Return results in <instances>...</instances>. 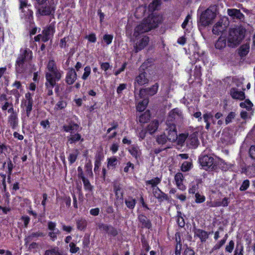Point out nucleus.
<instances>
[{
  "mask_svg": "<svg viewBox=\"0 0 255 255\" xmlns=\"http://www.w3.org/2000/svg\"><path fill=\"white\" fill-rule=\"evenodd\" d=\"M125 204L128 208L133 209L135 207L136 200L131 197H128L125 200Z\"/></svg>",
  "mask_w": 255,
  "mask_h": 255,
  "instance_id": "f704fd0d",
  "label": "nucleus"
},
{
  "mask_svg": "<svg viewBox=\"0 0 255 255\" xmlns=\"http://www.w3.org/2000/svg\"><path fill=\"white\" fill-rule=\"evenodd\" d=\"M199 160L201 165L205 170L214 168V158L212 156L208 155H202L199 157Z\"/></svg>",
  "mask_w": 255,
  "mask_h": 255,
  "instance_id": "1a4fd4ad",
  "label": "nucleus"
},
{
  "mask_svg": "<svg viewBox=\"0 0 255 255\" xmlns=\"http://www.w3.org/2000/svg\"><path fill=\"white\" fill-rule=\"evenodd\" d=\"M234 247V242L233 241H231L229 242V244L228 245H227L226 247V248H225L226 251H227L229 253H231L233 250Z\"/></svg>",
  "mask_w": 255,
  "mask_h": 255,
  "instance_id": "0e129e2a",
  "label": "nucleus"
},
{
  "mask_svg": "<svg viewBox=\"0 0 255 255\" xmlns=\"http://www.w3.org/2000/svg\"><path fill=\"white\" fill-rule=\"evenodd\" d=\"M7 166H8V179H10V175L12 173V170L13 168V164L12 163V161L9 159L7 161Z\"/></svg>",
  "mask_w": 255,
  "mask_h": 255,
  "instance_id": "680f3d73",
  "label": "nucleus"
},
{
  "mask_svg": "<svg viewBox=\"0 0 255 255\" xmlns=\"http://www.w3.org/2000/svg\"><path fill=\"white\" fill-rule=\"evenodd\" d=\"M235 116L236 114L234 112H230L226 118V125H228V124L232 122V120L235 118Z\"/></svg>",
  "mask_w": 255,
  "mask_h": 255,
  "instance_id": "5fc2aeb1",
  "label": "nucleus"
},
{
  "mask_svg": "<svg viewBox=\"0 0 255 255\" xmlns=\"http://www.w3.org/2000/svg\"><path fill=\"white\" fill-rule=\"evenodd\" d=\"M228 45L227 43V38L225 36H221L215 43V46L216 48L222 50Z\"/></svg>",
  "mask_w": 255,
  "mask_h": 255,
  "instance_id": "b1692460",
  "label": "nucleus"
},
{
  "mask_svg": "<svg viewBox=\"0 0 255 255\" xmlns=\"http://www.w3.org/2000/svg\"><path fill=\"white\" fill-rule=\"evenodd\" d=\"M67 106L66 102L64 100H60L56 105L55 108L57 109H63Z\"/></svg>",
  "mask_w": 255,
  "mask_h": 255,
  "instance_id": "4d7b16f0",
  "label": "nucleus"
},
{
  "mask_svg": "<svg viewBox=\"0 0 255 255\" xmlns=\"http://www.w3.org/2000/svg\"><path fill=\"white\" fill-rule=\"evenodd\" d=\"M252 105V103L249 100H246L245 102H242L240 103V106L242 108H246L248 110L251 108Z\"/></svg>",
  "mask_w": 255,
  "mask_h": 255,
  "instance_id": "864d4df0",
  "label": "nucleus"
},
{
  "mask_svg": "<svg viewBox=\"0 0 255 255\" xmlns=\"http://www.w3.org/2000/svg\"><path fill=\"white\" fill-rule=\"evenodd\" d=\"M148 103V100L147 99H144L142 101H140L138 103L136 106V109L139 112L143 111Z\"/></svg>",
  "mask_w": 255,
  "mask_h": 255,
  "instance_id": "72a5a7b5",
  "label": "nucleus"
},
{
  "mask_svg": "<svg viewBox=\"0 0 255 255\" xmlns=\"http://www.w3.org/2000/svg\"><path fill=\"white\" fill-rule=\"evenodd\" d=\"M150 117L149 113L145 112L139 117V121L142 123H146L149 120Z\"/></svg>",
  "mask_w": 255,
  "mask_h": 255,
  "instance_id": "a18cd8bd",
  "label": "nucleus"
},
{
  "mask_svg": "<svg viewBox=\"0 0 255 255\" xmlns=\"http://www.w3.org/2000/svg\"><path fill=\"white\" fill-rule=\"evenodd\" d=\"M249 154L251 157L255 159V145H252L250 148Z\"/></svg>",
  "mask_w": 255,
  "mask_h": 255,
  "instance_id": "774afa93",
  "label": "nucleus"
},
{
  "mask_svg": "<svg viewBox=\"0 0 255 255\" xmlns=\"http://www.w3.org/2000/svg\"><path fill=\"white\" fill-rule=\"evenodd\" d=\"M205 197L204 196L198 193L195 194V202L197 203H201L204 202Z\"/></svg>",
  "mask_w": 255,
  "mask_h": 255,
  "instance_id": "603ef678",
  "label": "nucleus"
},
{
  "mask_svg": "<svg viewBox=\"0 0 255 255\" xmlns=\"http://www.w3.org/2000/svg\"><path fill=\"white\" fill-rule=\"evenodd\" d=\"M33 102L22 101L21 106L26 112V117L30 116V113L32 109Z\"/></svg>",
  "mask_w": 255,
  "mask_h": 255,
  "instance_id": "cd10ccee",
  "label": "nucleus"
},
{
  "mask_svg": "<svg viewBox=\"0 0 255 255\" xmlns=\"http://www.w3.org/2000/svg\"><path fill=\"white\" fill-rule=\"evenodd\" d=\"M158 85L156 83L150 88L141 89L139 90L138 95L135 94V99L136 101H139L140 99L144 98L145 95L153 96L155 95L158 90Z\"/></svg>",
  "mask_w": 255,
  "mask_h": 255,
  "instance_id": "0eeeda50",
  "label": "nucleus"
},
{
  "mask_svg": "<svg viewBox=\"0 0 255 255\" xmlns=\"http://www.w3.org/2000/svg\"><path fill=\"white\" fill-rule=\"evenodd\" d=\"M166 137L168 140L174 142L177 139V133L175 124L166 125Z\"/></svg>",
  "mask_w": 255,
  "mask_h": 255,
  "instance_id": "9b49d317",
  "label": "nucleus"
},
{
  "mask_svg": "<svg viewBox=\"0 0 255 255\" xmlns=\"http://www.w3.org/2000/svg\"><path fill=\"white\" fill-rule=\"evenodd\" d=\"M227 27V25L223 22V20L220 19L213 26L212 32L214 34L220 35L226 30Z\"/></svg>",
  "mask_w": 255,
  "mask_h": 255,
  "instance_id": "2eb2a0df",
  "label": "nucleus"
},
{
  "mask_svg": "<svg viewBox=\"0 0 255 255\" xmlns=\"http://www.w3.org/2000/svg\"><path fill=\"white\" fill-rule=\"evenodd\" d=\"M160 4V0H153V1L149 4L150 10L154 11Z\"/></svg>",
  "mask_w": 255,
  "mask_h": 255,
  "instance_id": "c03bdc74",
  "label": "nucleus"
},
{
  "mask_svg": "<svg viewBox=\"0 0 255 255\" xmlns=\"http://www.w3.org/2000/svg\"><path fill=\"white\" fill-rule=\"evenodd\" d=\"M215 10L214 7H210L202 12L199 19V22L202 26H206L212 23L216 16Z\"/></svg>",
  "mask_w": 255,
  "mask_h": 255,
  "instance_id": "20e7f679",
  "label": "nucleus"
},
{
  "mask_svg": "<svg viewBox=\"0 0 255 255\" xmlns=\"http://www.w3.org/2000/svg\"><path fill=\"white\" fill-rule=\"evenodd\" d=\"M113 39V36L111 34H105L103 36V40L107 45H109L112 43Z\"/></svg>",
  "mask_w": 255,
  "mask_h": 255,
  "instance_id": "13d9d810",
  "label": "nucleus"
},
{
  "mask_svg": "<svg viewBox=\"0 0 255 255\" xmlns=\"http://www.w3.org/2000/svg\"><path fill=\"white\" fill-rule=\"evenodd\" d=\"M44 255H62L59 252L58 248H54L50 250H47L45 252Z\"/></svg>",
  "mask_w": 255,
  "mask_h": 255,
  "instance_id": "ea45409f",
  "label": "nucleus"
},
{
  "mask_svg": "<svg viewBox=\"0 0 255 255\" xmlns=\"http://www.w3.org/2000/svg\"><path fill=\"white\" fill-rule=\"evenodd\" d=\"M149 82V78L148 74L145 71L140 72L139 74L135 78L134 82L135 91L137 89L138 86L147 84Z\"/></svg>",
  "mask_w": 255,
  "mask_h": 255,
  "instance_id": "9d476101",
  "label": "nucleus"
},
{
  "mask_svg": "<svg viewBox=\"0 0 255 255\" xmlns=\"http://www.w3.org/2000/svg\"><path fill=\"white\" fill-rule=\"evenodd\" d=\"M188 138V135L182 133L180 134L178 136H177V142L179 145H182L183 143L187 140Z\"/></svg>",
  "mask_w": 255,
  "mask_h": 255,
  "instance_id": "49530a36",
  "label": "nucleus"
},
{
  "mask_svg": "<svg viewBox=\"0 0 255 255\" xmlns=\"http://www.w3.org/2000/svg\"><path fill=\"white\" fill-rule=\"evenodd\" d=\"M225 243V240H221L218 242L213 248L212 250L215 251L220 249Z\"/></svg>",
  "mask_w": 255,
  "mask_h": 255,
  "instance_id": "052dcab7",
  "label": "nucleus"
},
{
  "mask_svg": "<svg viewBox=\"0 0 255 255\" xmlns=\"http://www.w3.org/2000/svg\"><path fill=\"white\" fill-rule=\"evenodd\" d=\"M63 73V71L59 69L54 71L47 72L45 76L47 82L52 84H56V82L61 79Z\"/></svg>",
  "mask_w": 255,
  "mask_h": 255,
  "instance_id": "6e6552de",
  "label": "nucleus"
},
{
  "mask_svg": "<svg viewBox=\"0 0 255 255\" xmlns=\"http://www.w3.org/2000/svg\"><path fill=\"white\" fill-rule=\"evenodd\" d=\"M156 141L159 144H164L168 140L165 133L158 135L156 137Z\"/></svg>",
  "mask_w": 255,
  "mask_h": 255,
  "instance_id": "e433bc0d",
  "label": "nucleus"
},
{
  "mask_svg": "<svg viewBox=\"0 0 255 255\" xmlns=\"http://www.w3.org/2000/svg\"><path fill=\"white\" fill-rule=\"evenodd\" d=\"M192 164L188 161L184 162L181 166V170L182 171L186 172L188 171L191 168Z\"/></svg>",
  "mask_w": 255,
  "mask_h": 255,
  "instance_id": "09e8293b",
  "label": "nucleus"
},
{
  "mask_svg": "<svg viewBox=\"0 0 255 255\" xmlns=\"http://www.w3.org/2000/svg\"><path fill=\"white\" fill-rule=\"evenodd\" d=\"M228 14L231 16L238 19H241L243 16V14L241 12L240 10L237 9H228Z\"/></svg>",
  "mask_w": 255,
  "mask_h": 255,
  "instance_id": "c756f323",
  "label": "nucleus"
},
{
  "mask_svg": "<svg viewBox=\"0 0 255 255\" xmlns=\"http://www.w3.org/2000/svg\"><path fill=\"white\" fill-rule=\"evenodd\" d=\"M162 17L160 15H155L153 14L143 20L142 22L138 25L134 29L133 35L137 37L140 34L151 30L157 27L161 22Z\"/></svg>",
  "mask_w": 255,
  "mask_h": 255,
  "instance_id": "f257e3e1",
  "label": "nucleus"
},
{
  "mask_svg": "<svg viewBox=\"0 0 255 255\" xmlns=\"http://www.w3.org/2000/svg\"><path fill=\"white\" fill-rule=\"evenodd\" d=\"M81 136L79 133H75L74 134H71L69 136L67 137L68 143L73 144L76 142L81 140Z\"/></svg>",
  "mask_w": 255,
  "mask_h": 255,
  "instance_id": "473e14b6",
  "label": "nucleus"
},
{
  "mask_svg": "<svg viewBox=\"0 0 255 255\" xmlns=\"http://www.w3.org/2000/svg\"><path fill=\"white\" fill-rule=\"evenodd\" d=\"M70 251L72 253H76L80 250L79 248L77 247L75 243L72 242L69 244Z\"/></svg>",
  "mask_w": 255,
  "mask_h": 255,
  "instance_id": "bf43d9fd",
  "label": "nucleus"
},
{
  "mask_svg": "<svg viewBox=\"0 0 255 255\" xmlns=\"http://www.w3.org/2000/svg\"><path fill=\"white\" fill-rule=\"evenodd\" d=\"M152 193L153 196L160 202L164 200H169V197L167 195L162 192L158 187L153 188Z\"/></svg>",
  "mask_w": 255,
  "mask_h": 255,
  "instance_id": "f3484780",
  "label": "nucleus"
},
{
  "mask_svg": "<svg viewBox=\"0 0 255 255\" xmlns=\"http://www.w3.org/2000/svg\"><path fill=\"white\" fill-rule=\"evenodd\" d=\"M8 123L12 128H15L18 123L17 114H10L8 118Z\"/></svg>",
  "mask_w": 255,
  "mask_h": 255,
  "instance_id": "393cba45",
  "label": "nucleus"
},
{
  "mask_svg": "<svg viewBox=\"0 0 255 255\" xmlns=\"http://www.w3.org/2000/svg\"><path fill=\"white\" fill-rule=\"evenodd\" d=\"M69 40V37L68 36L64 37L62 38L59 43V46L61 48H65L68 46L67 43Z\"/></svg>",
  "mask_w": 255,
  "mask_h": 255,
  "instance_id": "de8ad7c7",
  "label": "nucleus"
},
{
  "mask_svg": "<svg viewBox=\"0 0 255 255\" xmlns=\"http://www.w3.org/2000/svg\"><path fill=\"white\" fill-rule=\"evenodd\" d=\"M114 190L115 191L116 196L118 198H123V193L121 191V187L119 184L115 183L114 184Z\"/></svg>",
  "mask_w": 255,
  "mask_h": 255,
  "instance_id": "c9c22d12",
  "label": "nucleus"
},
{
  "mask_svg": "<svg viewBox=\"0 0 255 255\" xmlns=\"http://www.w3.org/2000/svg\"><path fill=\"white\" fill-rule=\"evenodd\" d=\"M79 126L74 123H70L68 125H64L63 126V130L66 132H70L72 133L73 131L77 130Z\"/></svg>",
  "mask_w": 255,
  "mask_h": 255,
  "instance_id": "c85d7f7f",
  "label": "nucleus"
},
{
  "mask_svg": "<svg viewBox=\"0 0 255 255\" xmlns=\"http://www.w3.org/2000/svg\"><path fill=\"white\" fill-rule=\"evenodd\" d=\"M78 150L76 149L75 150L74 153H72L69 154L68 159L71 164H73L76 160L78 155Z\"/></svg>",
  "mask_w": 255,
  "mask_h": 255,
  "instance_id": "a19ab883",
  "label": "nucleus"
},
{
  "mask_svg": "<svg viewBox=\"0 0 255 255\" xmlns=\"http://www.w3.org/2000/svg\"><path fill=\"white\" fill-rule=\"evenodd\" d=\"M87 225V221L83 218H80L76 220L77 228L79 230L82 231L86 229Z\"/></svg>",
  "mask_w": 255,
  "mask_h": 255,
  "instance_id": "7c9ffc66",
  "label": "nucleus"
},
{
  "mask_svg": "<svg viewBox=\"0 0 255 255\" xmlns=\"http://www.w3.org/2000/svg\"><path fill=\"white\" fill-rule=\"evenodd\" d=\"M32 51L29 49H21L15 64V69L17 73H22L26 70L29 61L32 58Z\"/></svg>",
  "mask_w": 255,
  "mask_h": 255,
  "instance_id": "7ed1b4c3",
  "label": "nucleus"
},
{
  "mask_svg": "<svg viewBox=\"0 0 255 255\" xmlns=\"http://www.w3.org/2000/svg\"><path fill=\"white\" fill-rule=\"evenodd\" d=\"M230 95L234 99L242 100L245 98L244 92L239 91L236 88H232L230 90Z\"/></svg>",
  "mask_w": 255,
  "mask_h": 255,
  "instance_id": "aec40b11",
  "label": "nucleus"
},
{
  "mask_svg": "<svg viewBox=\"0 0 255 255\" xmlns=\"http://www.w3.org/2000/svg\"><path fill=\"white\" fill-rule=\"evenodd\" d=\"M118 159L116 157L108 158V167L114 168L117 164Z\"/></svg>",
  "mask_w": 255,
  "mask_h": 255,
  "instance_id": "79ce46f5",
  "label": "nucleus"
},
{
  "mask_svg": "<svg viewBox=\"0 0 255 255\" xmlns=\"http://www.w3.org/2000/svg\"><path fill=\"white\" fill-rule=\"evenodd\" d=\"M138 226L141 228L150 229L152 224L150 221L143 214H140L138 215Z\"/></svg>",
  "mask_w": 255,
  "mask_h": 255,
  "instance_id": "dca6fc26",
  "label": "nucleus"
},
{
  "mask_svg": "<svg viewBox=\"0 0 255 255\" xmlns=\"http://www.w3.org/2000/svg\"><path fill=\"white\" fill-rule=\"evenodd\" d=\"M250 45L249 44H245L242 45L239 49V54L242 56H246L249 52Z\"/></svg>",
  "mask_w": 255,
  "mask_h": 255,
  "instance_id": "2f4dec72",
  "label": "nucleus"
},
{
  "mask_svg": "<svg viewBox=\"0 0 255 255\" xmlns=\"http://www.w3.org/2000/svg\"><path fill=\"white\" fill-rule=\"evenodd\" d=\"M159 126L158 121L154 120L151 122L148 125L146 129L147 131L150 133L152 134L154 133L157 129Z\"/></svg>",
  "mask_w": 255,
  "mask_h": 255,
  "instance_id": "bb28decb",
  "label": "nucleus"
},
{
  "mask_svg": "<svg viewBox=\"0 0 255 255\" xmlns=\"http://www.w3.org/2000/svg\"><path fill=\"white\" fill-rule=\"evenodd\" d=\"M107 233L110 235H112V236L115 237L118 235V232L116 229L111 226Z\"/></svg>",
  "mask_w": 255,
  "mask_h": 255,
  "instance_id": "69168bd1",
  "label": "nucleus"
},
{
  "mask_svg": "<svg viewBox=\"0 0 255 255\" xmlns=\"http://www.w3.org/2000/svg\"><path fill=\"white\" fill-rule=\"evenodd\" d=\"M91 73V68L90 66H88L85 67L84 68V73L82 75V78L84 80H86L87 78L89 77Z\"/></svg>",
  "mask_w": 255,
  "mask_h": 255,
  "instance_id": "8fccbe9b",
  "label": "nucleus"
},
{
  "mask_svg": "<svg viewBox=\"0 0 255 255\" xmlns=\"http://www.w3.org/2000/svg\"><path fill=\"white\" fill-rule=\"evenodd\" d=\"M149 42V38L148 36H143L140 37L136 41L135 46H134V50L135 52L143 49L145 47Z\"/></svg>",
  "mask_w": 255,
  "mask_h": 255,
  "instance_id": "ddd939ff",
  "label": "nucleus"
},
{
  "mask_svg": "<svg viewBox=\"0 0 255 255\" xmlns=\"http://www.w3.org/2000/svg\"><path fill=\"white\" fill-rule=\"evenodd\" d=\"M246 30L241 26L230 28L227 37L228 46L231 48L237 47L245 37Z\"/></svg>",
  "mask_w": 255,
  "mask_h": 255,
  "instance_id": "f03ea898",
  "label": "nucleus"
},
{
  "mask_svg": "<svg viewBox=\"0 0 255 255\" xmlns=\"http://www.w3.org/2000/svg\"><path fill=\"white\" fill-rule=\"evenodd\" d=\"M126 84H121L117 88V92L120 95L122 93V91L127 88Z\"/></svg>",
  "mask_w": 255,
  "mask_h": 255,
  "instance_id": "338daca9",
  "label": "nucleus"
},
{
  "mask_svg": "<svg viewBox=\"0 0 255 255\" xmlns=\"http://www.w3.org/2000/svg\"><path fill=\"white\" fill-rule=\"evenodd\" d=\"M203 120H204L205 123L209 122L210 120H213V123H215L213 119V115L212 114V113H211V112H207L203 114Z\"/></svg>",
  "mask_w": 255,
  "mask_h": 255,
  "instance_id": "37998d69",
  "label": "nucleus"
},
{
  "mask_svg": "<svg viewBox=\"0 0 255 255\" xmlns=\"http://www.w3.org/2000/svg\"><path fill=\"white\" fill-rule=\"evenodd\" d=\"M56 227L55 223L51 221L48 222V229L50 230L48 236L52 241H55L57 238V235L60 233L59 230L56 229Z\"/></svg>",
  "mask_w": 255,
  "mask_h": 255,
  "instance_id": "f8f14e48",
  "label": "nucleus"
},
{
  "mask_svg": "<svg viewBox=\"0 0 255 255\" xmlns=\"http://www.w3.org/2000/svg\"><path fill=\"white\" fill-rule=\"evenodd\" d=\"M37 10L41 15L53 14L55 10V4L53 0H50L44 4H38Z\"/></svg>",
  "mask_w": 255,
  "mask_h": 255,
  "instance_id": "423d86ee",
  "label": "nucleus"
},
{
  "mask_svg": "<svg viewBox=\"0 0 255 255\" xmlns=\"http://www.w3.org/2000/svg\"><path fill=\"white\" fill-rule=\"evenodd\" d=\"M161 182V179L158 177L154 178V179H152L150 180H147L146 181V185H151L152 187L153 188H156V185L160 183Z\"/></svg>",
  "mask_w": 255,
  "mask_h": 255,
  "instance_id": "4c0bfd02",
  "label": "nucleus"
},
{
  "mask_svg": "<svg viewBox=\"0 0 255 255\" xmlns=\"http://www.w3.org/2000/svg\"><path fill=\"white\" fill-rule=\"evenodd\" d=\"M184 116L182 112L178 108L172 110L169 113L166 122V125L170 124H180L183 122Z\"/></svg>",
  "mask_w": 255,
  "mask_h": 255,
  "instance_id": "39448f33",
  "label": "nucleus"
},
{
  "mask_svg": "<svg viewBox=\"0 0 255 255\" xmlns=\"http://www.w3.org/2000/svg\"><path fill=\"white\" fill-rule=\"evenodd\" d=\"M84 187L86 189L91 190L92 189V187L89 182V181L86 179L85 177H83V179H82Z\"/></svg>",
  "mask_w": 255,
  "mask_h": 255,
  "instance_id": "6e6d98bb",
  "label": "nucleus"
},
{
  "mask_svg": "<svg viewBox=\"0 0 255 255\" xmlns=\"http://www.w3.org/2000/svg\"><path fill=\"white\" fill-rule=\"evenodd\" d=\"M250 185V181L249 180H246L244 181L242 184L241 185L240 190L241 191H245L247 190Z\"/></svg>",
  "mask_w": 255,
  "mask_h": 255,
  "instance_id": "e2e57ef3",
  "label": "nucleus"
},
{
  "mask_svg": "<svg viewBox=\"0 0 255 255\" xmlns=\"http://www.w3.org/2000/svg\"><path fill=\"white\" fill-rule=\"evenodd\" d=\"M186 143L187 145L191 148L196 147L199 143L197 135L194 133L188 136Z\"/></svg>",
  "mask_w": 255,
  "mask_h": 255,
  "instance_id": "412c9836",
  "label": "nucleus"
},
{
  "mask_svg": "<svg viewBox=\"0 0 255 255\" xmlns=\"http://www.w3.org/2000/svg\"><path fill=\"white\" fill-rule=\"evenodd\" d=\"M44 236V234L40 231L32 232L30 233L28 236H27L24 240L25 241V243L26 244L33 240L37 239L38 238L43 237Z\"/></svg>",
  "mask_w": 255,
  "mask_h": 255,
  "instance_id": "a878e982",
  "label": "nucleus"
},
{
  "mask_svg": "<svg viewBox=\"0 0 255 255\" xmlns=\"http://www.w3.org/2000/svg\"><path fill=\"white\" fill-rule=\"evenodd\" d=\"M56 84H52L51 83H49V82H47L46 83V90L47 91V95L48 96H51L53 94V91L52 89L53 88L56 86Z\"/></svg>",
  "mask_w": 255,
  "mask_h": 255,
  "instance_id": "3c124183",
  "label": "nucleus"
},
{
  "mask_svg": "<svg viewBox=\"0 0 255 255\" xmlns=\"http://www.w3.org/2000/svg\"><path fill=\"white\" fill-rule=\"evenodd\" d=\"M183 175L181 173H177L175 175L174 179L178 188L182 191L186 189V187L183 184Z\"/></svg>",
  "mask_w": 255,
  "mask_h": 255,
  "instance_id": "4be33fe9",
  "label": "nucleus"
},
{
  "mask_svg": "<svg viewBox=\"0 0 255 255\" xmlns=\"http://www.w3.org/2000/svg\"><path fill=\"white\" fill-rule=\"evenodd\" d=\"M128 151L138 163V160L140 159L141 156V151L139 147L137 145H131L129 147Z\"/></svg>",
  "mask_w": 255,
  "mask_h": 255,
  "instance_id": "a211bd4d",
  "label": "nucleus"
},
{
  "mask_svg": "<svg viewBox=\"0 0 255 255\" xmlns=\"http://www.w3.org/2000/svg\"><path fill=\"white\" fill-rule=\"evenodd\" d=\"M77 79V74L75 70L72 68L67 72L66 76V82L68 85L73 84Z\"/></svg>",
  "mask_w": 255,
  "mask_h": 255,
  "instance_id": "6ab92c4d",
  "label": "nucleus"
},
{
  "mask_svg": "<svg viewBox=\"0 0 255 255\" xmlns=\"http://www.w3.org/2000/svg\"><path fill=\"white\" fill-rule=\"evenodd\" d=\"M54 32V27L52 25H50L44 28L42 32V34L43 35L42 41L46 42L49 40L51 39L53 36Z\"/></svg>",
  "mask_w": 255,
  "mask_h": 255,
  "instance_id": "4468645a",
  "label": "nucleus"
},
{
  "mask_svg": "<svg viewBox=\"0 0 255 255\" xmlns=\"http://www.w3.org/2000/svg\"><path fill=\"white\" fill-rule=\"evenodd\" d=\"M195 236L198 237L202 242H205L209 237V234L202 230L194 229Z\"/></svg>",
  "mask_w": 255,
  "mask_h": 255,
  "instance_id": "5701e85b",
  "label": "nucleus"
},
{
  "mask_svg": "<svg viewBox=\"0 0 255 255\" xmlns=\"http://www.w3.org/2000/svg\"><path fill=\"white\" fill-rule=\"evenodd\" d=\"M47 72H50L58 69L53 60H49L47 66Z\"/></svg>",
  "mask_w": 255,
  "mask_h": 255,
  "instance_id": "58836bf2",
  "label": "nucleus"
}]
</instances>
